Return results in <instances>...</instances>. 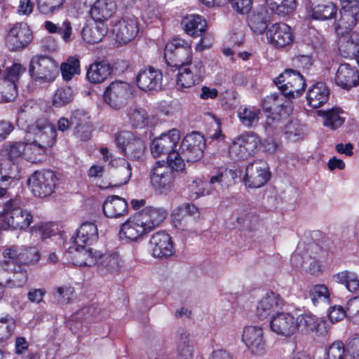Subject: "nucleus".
Returning <instances> with one entry per match:
<instances>
[{
  "instance_id": "37998d69",
  "label": "nucleus",
  "mask_w": 359,
  "mask_h": 359,
  "mask_svg": "<svg viewBox=\"0 0 359 359\" xmlns=\"http://www.w3.org/2000/svg\"><path fill=\"white\" fill-rule=\"evenodd\" d=\"M127 118L133 128L142 129L149 124L147 111L142 107H131L127 110Z\"/></svg>"
},
{
  "instance_id": "9b49d317",
  "label": "nucleus",
  "mask_w": 359,
  "mask_h": 359,
  "mask_svg": "<svg viewBox=\"0 0 359 359\" xmlns=\"http://www.w3.org/2000/svg\"><path fill=\"white\" fill-rule=\"evenodd\" d=\"M28 133L33 135L34 141L46 149L52 147L56 139L55 128L46 118H40L30 125Z\"/></svg>"
},
{
  "instance_id": "052dcab7",
  "label": "nucleus",
  "mask_w": 359,
  "mask_h": 359,
  "mask_svg": "<svg viewBox=\"0 0 359 359\" xmlns=\"http://www.w3.org/2000/svg\"><path fill=\"white\" fill-rule=\"evenodd\" d=\"M26 67L20 62H14L11 66L8 67L6 69V75L4 80L6 82H12L17 84L21 75L26 72Z\"/></svg>"
},
{
  "instance_id": "412c9836",
  "label": "nucleus",
  "mask_w": 359,
  "mask_h": 359,
  "mask_svg": "<svg viewBox=\"0 0 359 359\" xmlns=\"http://www.w3.org/2000/svg\"><path fill=\"white\" fill-rule=\"evenodd\" d=\"M32 40V32L25 23L15 25L6 36V46L11 50H20L25 48Z\"/></svg>"
},
{
  "instance_id": "9d476101",
  "label": "nucleus",
  "mask_w": 359,
  "mask_h": 359,
  "mask_svg": "<svg viewBox=\"0 0 359 359\" xmlns=\"http://www.w3.org/2000/svg\"><path fill=\"white\" fill-rule=\"evenodd\" d=\"M205 148V140L198 132L187 134L180 145L182 155L187 162H195L200 160L203 156Z\"/></svg>"
},
{
  "instance_id": "0eeeda50",
  "label": "nucleus",
  "mask_w": 359,
  "mask_h": 359,
  "mask_svg": "<svg viewBox=\"0 0 359 359\" xmlns=\"http://www.w3.org/2000/svg\"><path fill=\"white\" fill-rule=\"evenodd\" d=\"M149 176L153 188L161 194H167L174 187V174L164 161H156L151 168Z\"/></svg>"
},
{
  "instance_id": "4d7b16f0",
  "label": "nucleus",
  "mask_w": 359,
  "mask_h": 359,
  "mask_svg": "<svg viewBox=\"0 0 359 359\" xmlns=\"http://www.w3.org/2000/svg\"><path fill=\"white\" fill-rule=\"evenodd\" d=\"M289 114H285L284 112H278L269 114L266 115V122L264 123V129L269 134H273L280 128L283 123V118Z\"/></svg>"
},
{
  "instance_id": "8fccbe9b",
  "label": "nucleus",
  "mask_w": 359,
  "mask_h": 359,
  "mask_svg": "<svg viewBox=\"0 0 359 359\" xmlns=\"http://www.w3.org/2000/svg\"><path fill=\"white\" fill-rule=\"evenodd\" d=\"M333 278L337 283L344 285L349 292L359 289V278L354 272L344 271L334 275Z\"/></svg>"
},
{
  "instance_id": "e2e57ef3",
  "label": "nucleus",
  "mask_w": 359,
  "mask_h": 359,
  "mask_svg": "<svg viewBox=\"0 0 359 359\" xmlns=\"http://www.w3.org/2000/svg\"><path fill=\"white\" fill-rule=\"evenodd\" d=\"M40 259V253L34 247H21V255L20 256V266L29 265L36 263Z\"/></svg>"
},
{
  "instance_id": "0e129e2a",
  "label": "nucleus",
  "mask_w": 359,
  "mask_h": 359,
  "mask_svg": "<svg viewBox=\"0 0 359 359\" xmlns=\"http://www.w3.org/2000/svg\"><path fill=\"white\" fill-rule=\"evenodd\" d=\"M120 161L123 162V164L116 169L114 175V177L116 179L115 185L118 186L127 184L132 175V168L130 163L124 159Z\"/></svg>"
},
{
  "instance_id": "aec40b11",
  "label": "nucleus",
  "mask_w": 359,
  "mask_h": 359,
  "mask_svg": "<svg viewBox=\"0 0 359 359\" xmlns=\"http://www.w3.org/2000/svg\"><path fill=\"white\" fill-rule=\"evenodd\" d=\"M149 248L151 255L158 259L167 258L175 251L171 237L162 231L156 232L151 236L149 240Z\"/></svg>"
},
{
  "instance_id": "de8ad7c7",
  "label": "nucleus",
  "mask_w": 359,
  "mask_h": 359,
  "mask_svg": "<svg viewBox=\"0 0 359 359\" xmlns=\"http://www.w3.org/2000/svg\"><path fill=\"white\" fill-rule=\"evenodd\" d=\"M337 8L332 2L320 4L315 6L311 10V18L317 20H327L334 18Z\"/></svg>"
},
{
  "instance_id": "dca6fc26",
  "label": "nucleus",
  "mask_w": 359,
  "mask_h": 359,
  "mask_svg": "<svg viewBox=\"0 0 359 359\" xmlns=\"http://www.w3.org/2000/svg\"><path fill=\"white\" fill-rule=\"evenodd\" d=\"M180 140V131L177 129L170 130L166 133H162L152 141L151 152L156 158L160 157L162 155L168 154V156L170 153L175 151V148Z\"/></svg>"
},
{
  "instance_id": "f3484780",
  "label": "nucleus",
  "mask_w": 359,
  "mask_h": 359,
  "mask_svg": "<svg viewBox=\"0 0 359 359\" xmlns=\"http://www.w3.org/2000/svg\"><path fill=\"white\" fill-rule=\"evenodd\" d=\"M284 306L283 298L274 292H267L258 301L257 315L260 319H265L277 315Z\"/></svg>"
},
{
  "instance_id": "c756f323",
  "label": "nucleus",
  "mask_w": 359,
  "mask_h": 359,
  "mask_svg": "<svg viewBox=\"0 0 359 359\" xmlns=\"http://www.w3.org/2000/svg\"><path fill=\"white\" fill-rule=\"evenodd\" d=\"M71 124L76 136L81 140L90 138L91 124L86 113L79 110L74 111L71 116Z\"/></svg>"
},
{
  "instance_id": "ddd939ff",
  "label": "nucleus",
  "mask_w": 359,
  "mask_h": 359,
  "mask_svg": "<svg viewBox=\"0 0 359 359\" xmlns=\"http://www.w3.org/2000/svg\"><path fill=\"white\" fill-rule=\"evenodd\" d=\"M242 341L252 354L261 355L266 352V341L264 330L259 326H245L243 330Z\"/></svg>"
},
{
  "instance_id": "774afa93",
  "label": "nucleus",
  "mask_w": 359,
  "mask_h": 359,
  "mask_svg": "<svg viewBox=\"0 0 359 359\" xmlns=\"http://www.w3.org/2000/svg\"><path fill=\"white\" fill-rule=\"evenodd\" d=\"M27 280V272L25 269L20 268L15 271L11 278L7 280L6 285L10 287H20L23 286Z\"/></svg>"
},
{
  "instance_id": "6e6552de",
  "label": "nucleus",
  "mask_w": 359,
  "mask_h": 359,
  "mask_svg": "<svg viewBox=\"0 0 359 359\" xmlns=\"http://www.w3.org/2000/svg\"><path fill=\"white\" fill-rule=\"evenodd\" d=\"M131 96V86L121 81L111 82L106 88L103 95L104 102L116 110L125 107Z\"/></svg>"
},
{
  "instance_id": "5701e85b",
  "label": "nucleus",
  "mask_w": 359,
  "mask_h": 359,
  "mask_svg": "<svg viewBox=\"0 0 359 359\" xmlns=\"http://www.w3.org/2000/svg\"><path fill=\"white\" fill-rule=\"evenodd\" d=\"M270 328L278 335L290 337L296 333L294 316L288 312H281L272 317Z\"/></svg>"
},
{
  "instance_id": "864d4df0",
  "label": "nucleus",
  "mask_w": 359,
  "mask_h": 359,
  "mask_svg": "<svg viewBox=\"0 0 359 359\" xmlns=\"http://www.w3.org/2000/svg\"><path fill=\"white\" fill-rule=\"evenodd\" d=\"M146 144L140 137L134 136V140L126 148L125 155L131 160H140L144 156Z\"/></svg>"
},
{
  "instance_id": "72a5a7b5",
  "label": "nucleus",
  "mask_w": 359,
  "mask_h": 359,
  "mask_svg": "<svg viewBox=\"0 0 359 359\" xmlns=\"http://www.w3.org/2000/svg\"><path fill=\"white\" fill-rule=\"evenodd\" d=\"M95 265L99 273L102 274L112 273L120 269L121 259L116 252L102 253L100 251V256Z\"/></svg>"
},
{
  "instance_id": "5fc2aeb1",
  "label": "nucleus",
  "mask_w": 359,
  "mask_h": 359,
  "mask_svg": "<svg viewBox=\"0 0 359 359\" xmlns=\"http://www.w3.org/2000/svg\"><path fill=\"white\" fill-rule=\"evenodd\" d=\"M305 127L297 121H292L285 128V136L290 142L302 140L305 135Z\"/></svg>"
},
{
  "instance_id": "09e8293b",
  "label": "nucleus",
  "mask_w": 359,
  "mask_h": 359,
  "mask_svg": "<svg viewBox=\"0 0 359 359\" xmlns=\"http://www.w3.org/2000/svg\"><path fill=\"white\" fill-rule=\"evenodd\" d=\"M272 13L280 16L291 13L296 8L295 0H265Z\"/></svg>"
},
{
  "instance_id": "c85d7f7f",
  "label": "nucleus",
  "mask_w": 359,
  "mask_h": 359,
  "mask_svg": "<svg viewBox=\"0 0 359 359\" xmlns=\"http://www.w3.org/2000/svg\"><path fill=\"white\" fill-rule=\"evenodd\" d=\"M104 214L109 218L123 217L128 213V203L118 196H108L102 205Z\"/></svg>"
},
{
  "instance_id": "4468645a",
  "label": "nucleus",
  "mask_w": 359,
  "mask_h": 359,
  "mask_svg": "<svg viewBox=\"0 0 359 359\" xmlns=\"http://www.w3.org/2000/svg\"><path fill=\"white\" fill-rule=\"evenodd\" d=\"M269 178L270 172L264 161L256 160L247 165L244 182L249 187L259 188L264 185Z\"/></svg>"
},
{
  "instance_id": "a18cd8bd",
  "label": "nucleus",
  "mask_w": 359,
  "mask_h": 359,
  "mask_svg": "<svg viewBox=\"0 0 359 359\" xmlns=\"http://www.w3.org/2000/svg\"><path fill=\"white\" fill-rule=\"evenodd\" d=\"M318 114L323 118V125L332 130L341 127L345 121V118L341 116L343 111L340 109L332 108L327 111H319Z\"/></svg>"
},
{
  "instance_id": "58836bf2",
  "label": "nucleus",
  "mask_w": 359,
  "mask_h": 359,
  "mask_svg": "<svg viewBox=\"0 0 359 359\" xmlns=\"http://www.w3.org/2000/svg\"><path fill=\"white\" fill-rule=\"evenodd\" d=\"M18 165L16 162L5 157L0 160V184L10 185L18 180Z\"/></svg>"
},
{
  "instance_id": "393cba45",
  "label": "nucleus",
  "mask_w": 359,
  "mask_h": 359,
  "mask_svg": "<svg viewBox=\"0 0 359 359\" xmlns=\"http://www.w3.org/2000/svg\"><path fill=\"white\" fill-rule=\"evenodd\" d=\"M334 80L338 86L348 90L358 84V71L355 67L349 64H341L337 69Z\"/></svg>"
},
{
  "instance_id": "bf43d9fd",
  "label": "nucleus",
  "mask_w": 359,
  "mask_h": 359,
  "mask_svg": "<svg viewBox=\"0 0 359 359\" xmlns=\"http://www.w3.org/2000/svg\"><path fill=\"white\" fill-rule=\"evenodd\" d=\"M73 100V93L70 88H58L53 97V105L55 107H63Z\"/></svg>"
},
{
  "instance_id": "1a4fd4ad",
  "label": "nucleus",
  "mask_w": 359,
  "mask_h": 359,
  "mask_svg": "<svg viewBox=\"0 0 359 359\" xmlns=\"http://www.w3.org/2000/svg\"><path fill=\"white\" fill-rule=\"evenodd\" d=\"M140 30L138 18L133 15L127 14L114 22L111 28L116 39L120 43H126L133 39Z\"/></svg>"
},
{
  "instance_id": "69168bd1",
  "label": "nucleus",
  "mask_w": 359,
  "mask_h": 359,
  "mask_svg": "<svg viewBox=\"0 0 359 359\" xmlns=\"http://www.w3.org/2000/svg\"><path fill=\"white\" fill-rule=\"evenodd\" d=\"M188 216L182 205L175 208L171 214L175 226L179 229L184 230V227L187 223Z\"/></svg>"
},
{
  "instance_id": "a878e982",
  "label": "nucleus",
  "mask_w": 359,
  "mask_h": 359,
  "mask_svg": "<svg viewBox=\"0 0 359 359\" xmlns=\"http://www.w3.org/2000/svg\"><path fill=\"white\" fill-rule=\"evenodd\" d=\"M238 174L240 175L241 172L227 168L218 171L210 178L211 189L217 194L222 192L235 183Z\"/></svg>"
},
{
  "instance_id": "7c9ffc66",
  "label": "nucleus",
  "mask_w": 359,
  "mask_h": 359,
  "mask_svg": "<svg viewBox=\"0 0 359 359\" xmlns=\"http://www.w3.org/2000/svg\"><path fill=\"white\" fill-rule=\"evenodd\" d=\"M176 351L179 359H193L194 344L189 332L184 328L177 331Z\"/></svg>"
},
{
  "instance_id": "a211bd4d",
  "label": "nucleus",
  "mask_w": 359,
  "mask_h": 359,
  "mask_svg": "<svg viewBox=\"0 0 359 359\" xmlns=\"http://www.w3.org/2000/svg\"><path fill=\"white\" fill-rule=\"evenodd\" d=\"M149 233L139 213H137L121 225L118 234L122 240L137 241Z\"/></svg>"
},
{
  "instance_id": "ea45409f",
  "label": "nucleus",
  "mask_w": 359,
  "mask_h": 359,
  "mask_svg": "<svg viewBox=\"0 0 359 359\" xmlns=\"http://www.w3.org/2000/svg\"><path fill=\"white\" fill-rule=\"evenodd\" d=\"M107 31V29L104 22L95 21L93 25H87L83 27L82 38L88 43H96L102 41Z\"/></svg>"
},
{
  "instance_id": "79ce46f5",
  "label": "nucleus",
  "mask_w": 359,
  "mask_h": 359,
  "mask_svg": "<svg viewBox=\"0 0 359 359\" xmlns=\"http://www.w3.org/2000/svg\"><path fill=\"white\" fill-rule=\"evenodd\" d=\"M184 31L194 37L201 36L207 27L206 20L198 15H191L182 20Z\"/></svg>"
},
{
  "instance_id": "c03bdc74",
  "label": "nucleus",
  "mask_w": 359,
  "mask_h": 359,
  "mask_svg": "<svg viewBox=\"0 0 359 359\" xmlns=\"http://www.w3.org/2000/svg\"><path fill=\"white\" fill-rule=\"evenodd\" d=\"M296 324V332H301L302 334H308L310 332L316 331L320 325L319 320L311 313H304L294 317Z\"/></svg>"
},
{
  "instance_id": "2f4dec72",
  "label": "nucleus",
  "mask_w": 359,
  "mask_h": 359,
  "mask_svg": "<svg viewBox=\"0 0 359 359\" xmlns=\"http://www.w3.org/2000/svg\"><path fill=\"white\" fill-rule=\"evenodd\" d=\"M72 239L75 245H90L98 239L97 227L93 222H84Z\"/></svg>"
},
{
  "instance_id": "bb28decb",
  "label": "nucleus",
  "mask_w": 359,
  "mask_h": 359,
  "mask_svg": "<svg viewBox=\"0 0 359 359\" xmlns=\"http://www.w3.org/2000/svg\"><path fill=\"white\" fill-rule=\"evenodd\" d=\"M340 15L337 29L338 34L344 33V29H351L356 25L359 16V6L343 4Z\"/></svg>"
},
{
  "instance_id": "3c124183",
  "label": "nucleus",
  "mask_w": 359,
  "mask_h": 359,
  "mask_svg": "<svg viewBox=\"0 0 359 359\" xmlns=\"http://www.w3.org/2000/svg\"><path fill=\"white\" fill-rule=\"evenodd\" d=\"M25 144L26 149L25 152V158L27 161L34 163L41 161L46 154L47 149L34 140L30 142L28 140Z\"/></svg>"
},
{
  "instance_id": "4be33fe9",
  "label": "nucleus",
  "mask_w": 359,
  "mask_h": 359,
  "mask_svg": "<svg viewBox=\"0 0 359 359\" xmlns=\"http://www.w3.org/2000/svg\"><path fill=\"white\" fill-rule=\"evenodd\" d=\"M85 245L70 247L67 251L72 264L79 266H92L97 262L100 251L91 248H86Z\"/></svg>"
},
{
  "instance_id": "603ef678",
  "label": "nucleus",
  "mask_w": 359,
  "mask_h": 359,
  "mask_svg": "<svg viewBox=\"0 0 359 359\" xmlns=\"http://www.w3.org/2000/svg\"><path fill=\"white\" fill-rule=\"evenodd\" d=\"M248 25L252 32L257 34H262L267 30L268 20L266 12L261 11L253 12L249 17Z\"/></svg>"
},
{
  "instance_id": "7ed1b4c3",
  "label": "nucleus",
  "mask_w": 359,
  "mask_h": 359,
  "mask_svg": "<svg viewBox=\"0 0 359 359\" xmlns=\"http://www.w3.org/2000/svg\"><path fill=\"white\" fill-rule=\"evenodd\" d=\"M164 59L170 67L178 68L187 66L193 63L191 46L184 39H175L165 45Z\"/></svg>"
},
{
  "instance_id": "cd10ccee",
  "label": "nucleus",
  "mask_w": 359,
  "mask_h": 359,
  "mask_svg": "<svg viewBox=\"0 0 359 359\" xmlns=\"http://www.w3.org/2000/svg\"><path fill=\"white\" fill-rule=\"evenodd\" d=\"M116 10L114 0H96L90 8V14L94 21L104 22L115 13Z\"/></svg>"
},
{
  "instance_id": "423d86ee",
  "label": "nucleus",
  "mask_w": 359,
  "mask_h": 359,
  "mask_svg": "<svg viewBox=\"0 0 359 359\" xmlns=\"http://www.w3.org/2000/svg\"><path fill=\"white\" fill-rule=\"evenodd\" d=\"M56 181L51 170L36 171L28 178L27 184L35 196L45 198L53 193Z\"/></svg>"
},
{
  "instance_id": "f257e3e1",
  "label": "nucleus",
  "mask_w": 359,
  "mask_h": 359,
  "mask_svg": "<svg viewBox=\"0 0 359 359\" xmlns=\"http://www.w3.org/2000/svg\"><path fill=\"white\" fill-rule=\"evenodd\" d=\"M33 222L31 212L17 205L13 200L7 201L0 213V226L4 230H25Z\"/></svg>"
},
{
  "instance_id": "39448f33",
  "label": "nucleus",
  "mask_w": 359,
  "mask_h": 359,
  "mask_svg": "<svg viewBox=\"0 0 359 359\" xmlns=\"http://www.w3.org/2000/svg\"><path fill=\"white\" fill-rule=\"evenodd\" d=\"M260 139L252 132H246L236 137L229 148V155L235 160H245L255 152Z\"/></svg>"
},
{
  "instance_id": "49530a36",
  "label": "nucleus",
  "mask_w": 359,
  "mask_h": 359,
  "mask_svg": "<svg viewBox=\"0 0 359 359\" xmlns=\"http://www.w3.org/2000/svg\"><path fill=\"white\" fill-rule=\"evenodd\" d=\"M189 197L196 200L201 196L210 195L213 193L210 182L208 183L200 179L191 180L187 184Z\"/></svg>"
},
{
  "instance_id": "338daca9",
  "label": "nucleus",
  "mask_w": 359,
  "mask_h": 359,
  "mask_svg": "<svg viewBox=\"0 0 359 359\" xmlns=\"http://www.w3.org/2000/svg\"><path fill=\"white\" fill-rule=\"evenodd\" d=\"M25 142H14L7 148L6 158L14 162H16L19 158L22 157L25 158Z\"/></svg>"
},
{
  "instance_id": "f8f14e48",
  "label": "nucleus",
  "mask_w": 359,
  "mask_h": 359,
  "mask_svg": "<svg viewBox=\"0 0 359 359\" xmlns=\"http://www.w3.org/2000/svg\"><path fill=\"white\" fill-rule=\"evenodd\" d=\"M177 85L179 88H189L200 83L205 73V67L201 60H196L194 63L177 68Z\"/></svg>"
},
{
  "instance_id": "6e6d98bb",
  "label": "nucleus",
  "mask_w": 359,
  "mask_h": 359,
  "mask_svg": "<svg viewBox=\"0 0 359 359\" xmlns=\"http://www.w3.org/2000/svg\"><path fill=\"white\" fill-rule=\"evenodd\" d=\"M62 78L66 81L72 79L73 76L80 73V61L74 57H69L66 62L60 66Z\"/></svg>"
},
{
  "instance_id": "473e14b6",
  "label": "nucleus",
  "mask_w": 359,
  "mask_h": 359,
  "mask_svg": "<svg viewBox=\"0 0 359 359\" xmlns=\"http://www.w3.org/2000/svg\"><path fill=\"white\" fill-rule=\"evenodd\" d=\"M285 97L283 93H274L267 96L262 101L263 110L269 114L278 112H284L285 114H289L291 111V107L288 100L283 102Z\"/></svg>"
},
{
  "instance_id": "13d9d810",
  "label": "nucleus",
  "mask_w": 359,
  "mask_h": 359,
  "mask_svg": "<svg viewBox=\"0 0 359 359\" xmlns=\"http://www.w3.org/2000/svg\"><path fill=\"white\" fill-rule=\"evenodd\" d=\"M16 327L15 319L7 315L0 318V342L6 341L12 336Z\"/></svg>"
},
{
  "instance_id": "b1692460",
  "label": "nucleus",
  "mask_w": 359,
  "mask_h": 359,
  "mask_svg": "<svg viewBox=\"0 0 359 359\" xmlns=\"http://www.w3.org/2000/svg\"><path fill=\"white\" fill-rule=\"evenodd\" d=\"M339 35L338 49L340 55L345 58H357L359 54V34L353 32Z\"/></svg>"
},
{
  "instance_id": "4c0bfd02",
  "label": "nucleus",
  "mask_w": 359,
  "mask_h": 359,
  "mask_svg": "<svg viewBox=\"0 0 359 359\" xmlns=\"http://www.w3.org/2000/svg\"><path fill=\"white\" fill-rule=\"evenodd\" d=\"M111 70L108 62L105 61L95 62L89 66L86 76L90 83H100L111 75Z\"/></svg>"
},
{
  "instance_id": "a19ab883",
  "label": "nucleus",
  "mask_w": 359,
  "mask_h": 359,
  "mask_svg": "<svg viewBox=\"0 0 359 359\" xmlns=\"http://www.w3.org/2000/svg\"><path fill=\"white\" fill-rule=\"evenodd\" d=\"M260 114V109L255 107L241 105L238 109L237 116L244 127L250 128L258 124Z\"/></svg>"
},
{
  "instance_id": "6ab92c4d",
  "label": "nucleus",
  "mask_w": 359,
  "mask_h": 359,
  "mask_svg": "<svg viewBox=\"0 0 359 359\" xmlns=\"http://www.w3.org/2000/svg\"><path fill=\"white\" fill-rule=\"evenodd\" d=\"M138 88L143 91L158 90L162 88L163 74L153 67L141 69L136 75Z\"/></svg>"
},
{
  "instance_id": "20e7f679",
  "label": "nucleus",
  "mask_w": 359,
  "mask_h": 359,
  "mask_svg": "<svg viewBox=\"0 0 359 359\" xmlns=\"http://www.w3.org/2000/svg\"><path fill=\"white\" fill-rule=\"evenodd\" d=\"M274 83L288 99L299 97L306 87L303 76L292 69H286L274 80Z\"/></svg>"
},
{
  "instance_id": "c9c22d12",
  "label": "nucleus",
  "mask_w": 359,
  "mask_h": 359,
  "mask_svg": "<svg viewBox=\"0 0 359 359\" xmlns=\"http://www.w3.org/2000/svg\"><path fill=\"white\" fill-rule=\"evenodd\" d=\"M329 95L330 90L327 86L323 82H318L309 89L306 99L311 107L318 108L327 102Z\"/></svg>"
},
{
  "instance_id": "e433bc0d",
  "label": "nucleus",
  "mask_w": 359,
  "mask_h": 359,
  "mask_svg": "<svg viewBox=\"0 0 359 359\" xmlns=\"http://www.w3.org/2000/svg\"><path fill=\"white\" fill-rule=\"evenodd\" d=\"M308 295L315 306H327L331 303L332 292L325 284L311 285L309 289Z\"/></svg>"
},
{
  "instance_id": "680f3d73",
  "label": "nucleus",
  "mask_w": 359,
  "mask_h": 359,
  "mask_svg": "<svg viewBox=\"0 0 359 359\" xmlns=\"http://www.w3.org/2000/svg\"><path fill=\"white\" fill-rule=\"evenodd\" d=\"M38 9L43 14H52L60 10L65 0H36Z\"/></svg>"
},
{
  "instance_id": "f704fd0d",
  "label": "nucleus",
  "mask_w": 359,
  "mask_h": 359,
  "mask_svg": "<svg viewBox=\"0 0 359 359\" xmlns=\"http://www.w3.org/2000/svg\"><path fill=\"white\" fill-rule=\"evenodd\" d=\"M149 232L159 226L165 219L167 212L163 208L147 207L139 212Z\"/></svg>"
},
{
  "instance_id": "2eb2a0df",
  "label": "nucleus",
  "mask_w": 359,
  "mask_h": 359,
  "mask_svg": "<svg viewBox=\"0 0 359 359\" xmlns=\"http://www.w3.org/2000/svg\"><path fill=\"white\" fill-rule=\"evenodd\" d=\"M266 35L269 43L276 48L287 47L294 39L292 29L283 22L274 23L271 25L267 29Z\"/></svg>"
},
{
  "instance_id": "f03ea898",
  "label": "nucleus",
  "mask_w": 359,
  "mask_h": 359,
  "mask_svg": "<svg viewBox=\"0 0 359 359\" xmlns=\"http://www.w3.org/2000/svg\"><path fill=\"white\" fill-rule=\"evenodd\" d=\"M28 70L33 81L39 85L52 83L59 74L57 62L44 55L32 56Z\"/></svg>"
}]
</instances>
